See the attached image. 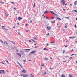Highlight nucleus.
Listing matches in <instances>:
<instances>
[{
	"instance_id": "nucleus-1",
	"label": "nucleus",
	"mask_w": 77,
	"mask_h": 77,
	"mask_svg": "<svg viewBox=\"0 0 77 77\" xmlns=\"http://www.w3.org/2000/svg\"><path fill=\"white\" fill-rule=\"evenodd\" d=\"M4 45H5V46H7V47H8V42H7L6 41H4Z\"/></svg>"
},
{
	"instance_id": "nucleus-2",
	"label": "nucleus",
	"mask_w": 77,
	"mask_h": 77,
	"mask_svg": "<svg viewBox=\"0 0 77 77\" xmlns=\"http://www.w3.org/2000/svg\"><path fill=\"white\" fill-rule=\"evenodd\" d=\"M31 49H23L24 50H25L26 52L27 53H28L29 52V51H30V50H31Z\"/></svg>"
},
{
	"instance_id": "nucleus-3",
	"label": "nucleus",
	"mask_w": 77,
	"mask_h": 77,
	"mask_svg": "<svg viewBox=\"0 0 77 77\" xmlns=\"http://www.w3.org/2000/svg\"><path fill=\"white\" fill-rule=\"evenodd\" d=\"M61 2L63 4V6H65V0H62Z\"/></svg>"
},
{
	"instance_id": "nucleus-4",
	"label": "nucleus",
	"mask_w": 77,
	"mask_h": 77,
	"mask_svg": "<svg viewBox=\"0 0 77 77\" xmlns=\"http://www.w3.org/2000/svg\"><path fill=\"white\" fill-rule=\"evenodd\" d=\"M2 27V28L3 29H4V30H6V31H7L8 29H6V28H5V27L4 26H1Z\"/></svg>"
},
{
	"instance_id": "nucleus-5",
	"label": "nucleus",
	"mask_w": 77,
	"mask_h": 77,
	"mask_svg": "<svg viewBox=\"0 0 77 77\" xmlns=\"http://www.w3.org/2000/svg\"><path fill=\"white\" fill-rule=\"evenodd\" d=\"M23 77H29V75L27 74H23Z\"/></svg>"
},
{
	"instance_id": "nucleus-6",
	"label": "nucleus",
	"mask_w": 77,
	"mask_h": 77,
	"mask_svg": "<svg viewBox=\"0 0 77 77\" xmlns=\"http://www.w3.org/2000/svg\"><path fill=\"white\" fill-rule=\"evenodd\" d=\"M16 54L18 55V56H19L20 57H21V54H20L19 53H16Z\"/></svg>"
},
{
	"instance_id": "nucleus-7",
	"label": "nucleus",
	"mask_w": 77,
	"mask_h": 77,
	"mask_svg": "<svg viewBox=\"0 0 77 77\" xmlns=\"http://www.w3.org/2000/svg\"><path fill=\"white\" fill-rule=\"evenodd\" d=\"M22 72H23L24 73H27V71H26V70L23 69L22 70Z\"/></svg>"
},
{
	"instance_id": "nucleus-8",
	"label": "nucleus",
	"mask_w": 77,
	"mask_h": 77,
	"mask_svg": "<svg viewBox=\"0 0 77 77\" xmlns=\"http://www.w3.org/2000/svg\"><path fill=\"white\" fill-rule=\"evenodd\" d=\"M23 19V17H18V20L20 21L21 20H22Z\"/></svg>"
},
{
	"instance_id": "nucleus-9",
	"label": "nucleus",
	"mask_w": 77,
	"mask_h": 77,
	"mask_svg": "<svg viewBox=\"0 0 77 77\" xmlns=\"http://www.w3.org/2000/svg\"><path fill=\"white\" fill-rule=\"evenodd\" d=\"M35 53H36V51H33L32 52H31V53H32V54H34Z\"/></svg>"
},
{
	"instance_id": "nucleus-10",
	"label": "nucleus",
	"mask_w": 77,
	"mask_h": 77,
	"mask_svg": "<svg viewBox=\"0 0 77 77\" xmlns=\"http://www.w3.org/2000/svg\"><path fill=\"white\" fill-rule=\"evenodd\" d=\"M10 42L12 44H15V42H14L13 41H10Z\"/></svg>"
},
{
	"instance_id": "nucleus-11",
	"label": "nucleus",
	"mask_w": 77,
	"mask_h": 77,
	"mask_svg": "<svg viewBox=\"0 0 77 77\" xmlns=\"http://www.w3.org/2000/svg\"><path fill=\"white\" fill-rule=\"evenodd\" d=\"M20 53H21V54H24V51H21Z\"/></svg>"
},
{
	"instance_id": "nucleus-12",
	"label": "nucleus",
	"mask_w": 77,
	"mask_h": 77,
	"mask_svg": "<svg viewBox=\"0 0 77 77\" xmlns=\"http://www.w3.org/2000/svg\"><path fill=\"white\" fill-rule=\"evenodd\" d=\"M57 19H58V20H60V21H62V19H61L60 18H59V17H57Z\"/></svg>"
},
{
	"instance_id": "nucleus-13",
	"label": "nucleus",
	"mask_w": 77,
	"mask_h": 77,
	"mask_svg": "<svg viewBox=\"0 0 77 77\" xmlns=\"http://www.w3.org/2000/svg\"><path fill=\"white\" fill-rule=\"evenodd\" d=\"M47 29L48 30H50V29H51V27H47Z\"/></svg>"
},
{
	"instance_id": "nucleus-14",
	"label": "nucleus",
	"mask_w": 77,
	"mask_h": 77,
	"mask_svg": "<svg viewBox=\"0 0 77 77\" xmlns=\"http://www.w3.org/2000/svg\"><path fill=\"white\" fill-rule=\"evenodd\" d=\"M34 39H35V41H37V40H38V39H37V38H36L35 37H34L33 38Z\"/></svg>"
},
{
	"instance_id": "nucleus-15",
	"label": "nucleus",
	"mask_w": 77,
	"mask_h": 77,
	"mask_svg": "<svg viewBox=\"0 0 77 77\" xmlns=\"http://www.w3.org/2000/svg\"><path fill=\"white\" fill-rule=\"evenodd\" d=\"M48 11H47L46 10L45 11L44 14H47V13H48Z\"/></svg>"
},
{
	"instance_id": "nucleus-16",
	"label": "nucleus",
	"mask_w": 77,
	"mask_h": 77,
	"mask_svg": "<svg viewBox=\"0 0 77 77\" xmlns=\"http://www.w3.org/2000/svg\"><path fill=\"white\" fill-rule=\"evenodd\" d=\"M32 41H33L34 42H35V43H36V42L35 41V40H33V39H31Z\"/></svg>"
},
{
	"instance_id": "nucleus-17",
	"label": "nucleus",
	"mask_w": 77,
	"mask_h": 77,
	"mask_svg": "<svg viewBox=\"0 0 77 77\" xmlns=\"http://www.w3.org/2000/svg\"><path fill=\"white\" fill-rule=\"evenodd\" d=\"M30 75L31 77H35V76L34 75H32V74H31Z\"/></svg>"
},
{
	"instance_id": "nucleus-18",
	"label": "nucleus",
	"mask_w": 77,
	"mask_h": 77,
	"mask_svg": "<svg viewBox=\"0 0 77 77\" xmlns=\"http://www.w3.org/2000/svg\"><path fill=\"white\" fill-rule=\"evenodd\" d=\"M49 12H51V13L52 14H54V13L52 11H50Z\"/></svg>"
},
{
	"instance_id": "nucleus-19",
	"label": "nucleus",
	"mask_w": 77,
	"mask_h": 77,
	"mask_svg": "<svg viewBox=\"0 0 77 77\" xmlns=\"http://www.w3.org/2000/svg\"><path fill=\"white\" fill-rule=\"evenodd\" d=\"M74 5H77V2H76V1L75 2Z\"/></svg>"
},
{
	"instance_id": "nucleus-20",
	"label": "nucleus",
	"mask_w": 77,
	"mask_h": 77,
	"mask_svg": "<svg viewBox=\"0 0 77 77\" xmlns=\"http://www.w3.org/2000/svg\"><path fill=\"white\" fill-rule=\"evenodd\" d=\"M0 41L2 43V44H3V43H4V42H3V41L2 40H0Z\"/></svg>"
},
{
	"instance_id": "nucleus-21",
	"label": "nucleus",
	"mask_w": 77,
	"mask_h": 77,
	"mask_svg": "<svg viewBox=\"0 0 77 77\" xmlns=\"http://www.w3.org/2000/svg\"><path fill=\"white\" fill-rule=\"evenodd\" d=\"M8 34H12V32H9V31L8 32Z\"/></svg>"
},
{
	"instance_id": "nucleus-22",
	"label": "nucleus",
	"mask_w": 77,
	"mask_h": 77,
	"mask_svg": "<svg viewBox=\"0 0 77 77\" xmlns=\"http://www.w3.org/2000/svg\"><path fill=\"white\" fill-rule=\"evenodd\" d=\"M44 73L43 74V75H45V74H47V73H46L45 71H44Z\"/></svg>"
},
{
	"instance_id": "nucleus-23",
	"label": "nucleus",
	"mask_w": 77,
	"mask_h": 77,
	"mask_svg": "<svg viewBox=\"0 0 77 77\" xmlns=\"http://www.w3.org/2000/svg\"><path fill=\"white\" fill-rule=\"evenodd\" d=\"M44 60H48V58H44Z\"/></svg>"
},
{
	"instance_id": "nucleus-24",
	"label": "nucleus",
	"mask_w": 77,
	"mask_h": 77,
	"mask_svg": "<svg viewBox=\"0 0 77 77\" xmlns=\"http://www.w3.org/2000/svg\"><path fill=\"white\" fill-rule=\"evenodd\" d=\"M69 77H72V75L70 74L69 75Z\"/></svg>"
},
{
	"instance_id": "nucleus-25",
	"label": "nucleus",
	"mask_w": 77,
	"mask_h": 77,
	"mask_svg": "<svg viewBox=\"0 0 77 77\" xmlns=\"http://www.w3.org/2000/svg\"><path fill=\"white\" fill-rule=\"evenodd\" d=\"M18 51H19L18 50V49H16V52H18Z\"/></svg>"
},
{
	"instance_id": "nucleus-26",
	"label": "nucleus",
	"mask_w": 77,
	"mask_h": 77,
	"mask_svg": "<svg viewBox=\"0 0 77 77\" xmlns=\"http://www.w3.org/2000/svg\"><path fill=\"white\" fill-rule=\"evenodd\" d=\"M5 62H7V63H9V62H8V60H5Z\"/></svg>"
},
{
	"instance_id": "nucleus-27",
	"label": "nucleus",
	"mask_w": 77,
	"mask_h": 77,
	"mask_svg": "<svg viewBox=\"0 0 77 77\" xmlns=\"http://www.w3.org/2000/svg\"><path fill=\"white\" fill-rule=\"evenodd\" d=\"M43 50H48V49H46V48H44Z\"/></svg>"
},
{
	"instance_id": "nucleus-28",
	"label": "nucleus",
	"mask_w": 77,
	"mask_h": 77,
	"mask_svg": "<svg viewBox=\"0 0 77 77\" xmlns=\"http://www.w3.org/2000/svg\"><path fill=\"white\" fill-rule=\"evenodd\" d=\"M2 74H5V73L4 72V70H2Z\"/></svg>"
},
{
	"instance_id": "nucleus-29",
	"label": "nucleus",
	"mask_w": 77,
	"mask_h": 77,
	"mask_svg": "<svg viewBox=\"0 0 77 77\" xmlns=\"http://www.w3.org/2000/svg\"><path fill=\"white\" fill-rule=\"evenodd\" d=\"M2 71H3V70H0V73L1 74H2Z\"/></svg>"
},
{
	"instance_id": "nucleus-30",
	"label": "nucleus",
	"mask_w": 77,
	"mask_h": 77,
	"mask_svg": "<svg viewBox=\"0 0 77 77\" xmlns=\"http://www.w3.org/2000/svg\"><path fill=\"white\" fill-rule=\"evenodd\" d=\"M49 35H50V34H49V33H48L46 35V36H48Z\"/></svg>"
},
{
	"instance_id": "nucleus-31",
	"label": "nucleus",
	"mask_w": 77,
	"mask_h": 77,
	"mask_svg": "<svg viewBox=\"0 0 77 77\" xmlns=\"http://www.w3.org/2000/svg\"><path fill=\"white\" fill-rule=\"evenodd\" d=\"M0 3H1V4H4V2H0Z\"/></svg>"
},
{
	"instance_id": "nucleus-32",
	"label": "nucleus",
	"mask_w": 77,
	"mask_h": 77,
	"mask_svg": "<svg viewBox=\"0 0 77 77\" xmlns=\"http://www.w3.org/2000/svg\"><path fill=\"white\" fill-rule=\"evenodd\" d=\"M50 43H51V44H54V42H51Z\"/></svg>"
},
{
	"instance_id": "nucleus-33",
	"label": "nucleus",
	"mask_w": 77,
	"mask_h": 77,
	"mask_svg": "<svg viewBox=\"0 0 77 77\" xmlns=\"http://www.w3.org/2000/svg\"><path fill=\"white\" fill-rule=\"evenodd\" d=\"M17 63H18V64H19V65H20V63H19V62H17Z\"/></svg>"
},
{
	"instance_id": "nucleus-34",
	"label": "nucleus",
	"mask_w": 77,
	"mask_h": 77,
	"mask_svg": "<svg viewBox=\"0 0 77 77\" xmlns=\"http://www.w3.org/2000/svg\"><path fill=\"white\" fill-rule=\"evenodd\" d=\"M20 65V67L21 68H23V66H22L21 65V64L20 65Z\"/></svg>"
},
{
	"instance_id": "nucleus-35",
	"label": "nucleus",
	"mask_w": 77,
	"mask_h": 77,
	"mask_svg": "<svg viewBox=\"0 0 77 77\" xmlns=\"http://www.w3.org/2000/svg\"><path fill=\"white\" fill-rule=\"evenodd\" d=\"M31 54H32V53H31V52H30L29 54V55H31Z\"/></svg>"
},
{
	"instance_id": "nucleus-36",
	"label": "nucleus",
	"mask_w": 77,
	"mask_h": 77,
	"mask_svg": "<svg viewBox=\"0 0 77 77\" xmlns=\"http://www.w3.org/2000/svg\"><path fill=\"white\" fill-rule=\"evenodd\" d=\"M5 14L6 16H7V17H8V14L7 13H5Z\"/></svg>"
},
{
	"instance_id": "nucleus-37",
	"label": "nucleus",
	"mask_w": 77,
	"mask_h": 77,
	"mask_svg": "<svg viewBox=\"0 0 77 77\" xmlns=\"http://www.w3.org/2000/svg\"><path fill=\"white\" fill-rule=\"evenodd\" d=\"M74 51V50L72 49L71 51H70V52H72V51Z\"/></svg>"
},
{
	"instance_id": "nucleus-38",
	"label": "nucleus",
	"mask_w": 77,
	"mask_h": 77,
	"mask_svg": "<svg viewBox=\"0 0 77 77\" xmlns=\"http://www.w3.org/2000/svg\"><path fill=\"white\" fill-rule=\"evenodd\" d=\"M11 3H12V4H14V3L13 2H10Z\"/></svg>"
},
{
	"instance_id": "nucleus-39",
	"label": "nucleus",
	"mask_w": 77,
	"mask_h": 77,
	"mask_svg": "<svg viewBox=\"0 0 77 77\" xmlns=\"http://www.w3.org/2000/svg\"><path fill=\"white\" fill-rule=\"evenodd\" d=\"M55 15H56V17H58V16H59V15H58V14H56Z\"/></svg>"
},
{
	"instance_id": "nucleus-40",
	"label": "nucleus",
	"mask_w": 77,
	"mask_h": 77,
	"mask_svg": "<svg viewBox=\"0 0 77 77\" xmlns=\"http://www.w3.org/2000/svg\"><path fill=\"white\" fill-rule=\"evenodd\" d=\"M46 19H48L49 18L47 17V16H46Z\"/></svg>"
},
{
	"instance_id": "nucleus-41",
	"label": "nucleus",
	"mask_w": 77,
	"mask_h": 77,
	"mask_svg": "<svg viewBox=\"0 0 77 77\" xmlns=\"http://www.w3.org/2000/svg\"><path fill=\"white\" fill-rule=\"evenodd\" d=\"M65 18H67V19H69V17H65Z\"/></svg>"
},
{
	"instance_id": "nucleus-42",
	"label": "nucleus",
	"mask_w": 77,
	"mask_h": 77,
	"mask_svg": "<svg viewBox=\"0 0 77 77\" xmlns=\"http://www.w3.org/2000/svg\"><path fill=\"white\" fill-rule=\"evenodd\" d=\"M30 23H32V20H30Z\"/></svg>"
},
{
	"instance_id": "nucleus-43",
	"label": "nucleus",
	"mask_w": 77,
	"mask_h": 77,
	"mask_svg": "<svg viewBox=\"0 0 77 77\" xmlns=\"http://www.w3.org/2000/svg\"><path fill=\"white\" fill-rule=\"evenodd\" d=\"M52 23H55V22L54 21H54L52 22Z\"/></svg>"
},
{
	"instance_id": "nucleus-44",
	"label": "nucleus",
	"mask_w": 77,
	"mask_h": 77,
	"mask_svg": "<svg viewBox=\"0 0 77 77\" xmlns=\"http://www.w3.org/2000/svg\"><path fill=\"white\" fill-rule=\"evenodd\" d=\"M65 50H64L63 51V53H65Z\"/></svg>"
},
{
	"instance_id": "nucleus-45",
	"label": "nucleus",
	"mask_w": 77,
	"mask_h": 77,
	"mask_svg": "<svg viewBox=\"0 0 77 77\" xmlns=\"http://www.w3.org/2000/svg\"><path fill=\"white\" fill-rule=\"evenodd\" d=\"M43 17H44V18H45V16H44V14H43L42 15Z\"/></svg>"
},
{
	"instance_id": "nucleus-46",
	"label": "nucleus",
	"mask_w": 77,
	"mask_h": 77,
	"mask_svg": "<svg viewBox=\"0 0 77 77\" xmlns=\"http://www.w3.org/2000/svg\"><path fill=\"white\" fill-rule=\"evenodd\" d=\"M72 57H70V58H69V59L71 60V59H72Z\"/></svg>"
},
{
	"instance_id": "nucleus-47",
	"label": "nucleus",
	"mask_w": 77,
	"mask_h": 77,
	"mask_svg": "<svg viewBox=\"0 0 77 77\" xmlns=\"http://www.w3.org/2000/svg\"><path fill=\"white\" fill-rule=\"evenodd\" d=\"M1 63H2L3 64H5V63H3V62H1Z\"/></svg>"
},
{
	"instance_id": "nucleus-48",
	"label": "nucleus",
	"mask_w": 77,
	"mask_h": 77,
	"mask_svg": "<svg viewBox=\"0 0 77 77\" xmlns=\"http://www.w3.org/2000/svg\"><path fill=\"white\" fill-rule=\"evenodd\" d=\"M17 14H19V11H17Z\"/></svg>"
},
{
	"instance_id": "nucleus-49",
	"label": "nucleus",
	"mask_w": 77,
	"mask_h": 77,
	"mask_svg": "<svg viewBox=\"0 0 77 77\" xmlns=\"http://www.w3.org/2000/svg\"><path fill=\"white\" fill-rule=\"evenodd\" d=\"M46 45L47 46H48L49 45H48V44H47V45Z\"/></svg>"
},
{
	"instance_id": "nucleus-50",
	"label": "nucleus",
	"mask_w": 77,
	"mask_h": 77,
	"mask_svg": "<svg viewBox=\"0 0 77 77\" xmlns=\"http://www.w3.org/2000/svg\"><path fill=\"white\" fill-rule=\"evenodd\" d=\"M74 11H75V12H77V10H74Z\"/></svg>"
},
{
	"instance_id": "nucleus-51",
	"label": "nucleus",
	"mask_w": 77,
	"mask_h": 77,
	"mask_svg": "<svg viewBox=\"0 0 77 77\" xmlns=\"http://www.w3.org/2000/svg\"><path fill=\"white\" fill-rule=\"evenodd\" d=\"M50 69H53V68H50Z\"/></svg>"
},
{
	"instance_id": "nucleus-52",
	"label": "nucleus",
	"mask_w": 77,
	"mask_h": 77,
	"mask_svg": "<svg viewBox=\"0 0 77 77\" xmlns=\"http://www.w3.org/2000/svg\"><path fill=\"white\" fill-rule=\"evenodd\" d=\"M51 19L54 18V17H51Z\"/></svg>"
},
{
	"instance_id": "nucleus-53",
	"label": "nucleus",
	"mask_w": 77,
	"mask_h": 77,
	"mask_svg": "<svg viewBox=\"0 0 77 77\" xmlns=\"http://www.w3.org/2000/svg\"><path fill=\"white\" fill-rule=\"evenodd\" d=\"M58 27L59 28H60V26H58Z\"/></svg>"
},
{
	"instance_id": "nucleus-54",
	"label": "nucleus",
	"mask_w": 77,
	"mask_h": 77,
	"mask_svg": "<svg viewBox=\"0 0 77 77\" xmlns=\"http://www.w3.org/2000/svg\"><path fill=\"white\" fill-rule=\"evenodd\" d=\"M68 5L67 3H66V4L65 5V6H66V5Z\"/></svg>"
},
{
	"instance_id": "nucleus-55",
	"label": "nucleus",
	"mask_w": 77,
	"mask_h": 77,
	"mask_svg": "<svg viewBox=\"0 0 77 77\" xmlns=\"http://www.w3.org/2000/svg\"><path fill=\"white\" fill-rule=\"evenodd\" d=\"M66 62V60L63 61V62Z\"/></svg>"
},
{
	"instance_id": "nucleus-56",
	"label": "nucleus",
	"mask_w": 77,
	"mask_h": 77,
	"mask_svg": "<svg viewBox=\"0 0 77 77\" xmlns=\"http://www.w3.org/2000/svg\"><path fill=\"white\" fill-rule=\"evenodd\" d=\"M2 19H1V18H0V20L2 21Z\"/></svg>"
},
{
	"instance_id": "nucleus-57",
	"label": "nucleus",
	"mask_w": 77,
	"mask_h": 77,
	"mask_svg": "<svg viewBox=\"0 0 77 77\" xmlns=\"http://www.w3.org/2000/svg\"><path fill=\"white\" fill-rule=\"evenodd\" d=\"M54 14V15H56V13H54V14Z\"/></svg>"
},
{
	"instance_id": "nucleus-58",
	"label": "nucleus",
	"mask_w": 77,
	"mask_h": 77,
	"mask_svg": "<svg viewBox=\"0 0 77 77\" xmlns=\"http://www.w3.org/2000/svg\"><path fill=\"white\" fill-rule=\"evenodd\" d=\"M75 27H76V24H75Z\"/></svg>"
},
{
	"instance_id": "nucleus-59",
	"label": "nucleus",
	"mask_w": 77,
	"mask_h": 77,
	"mask_svg": "<svg viewBox=\"0 0 77 77\" xmlns=\"http://www.w3.org/2000/svg\"><path fill=\"white\" fill-rule=\"evenodd\" d=\"M73 38L74 39H75V37H73L72 38Z\"/></svg>"
},
{
	"instance_id": "nucleus-60",
	"label": "nucleus",
	"mask_w": 77,
	"mask_h": 77,
	"mask_svg": "<svg viewBox=\"0 0 77 77\" xmlns=\"http://www.w3.org/2000/svg\"><path fill=\"white\" fill-rule=\"evenodd\" d=\"M28 25L27 24H25V26H27Z\"/></svg>"
},
{
	"instance_id": "nucleus-61",
	"label": "nucleus",
	"mask_w": 77,
	"mask_h": 77,
	"mask_svg": "<svg viewBox=\"0 0 77 77\" xmlns=\"http://www.w3.org/2000/svg\"><path fill=\"white\" fill-rule=\"evenodd\" d=\"M24 62H26V60H23Z\"/></svg>"
},
{
	"instance_id": "nucleus-62",
	"label": "nucleus",
	"mask_w": 77,
	"mask_h": 77,
	"mask_svg": "<svg viewBox=\"0 0 77 77\" xmlns=\"http://www.w3.org/2000/svg\"><path fill=\"white\" fill-rule=\"evenodd\" d=\"M14 10H16V8H14Z\"/></svg>"
},
{
	"instance_id": "nucleus-63",
	"label": "nucleus",
	"mask_w": 77,
	"mask_h": 77,
	"mask_svg": "<svg viewBox=\"0 0 77 77\" xmlns=\"http://www.w3.org/2000/svg\"><path fill=\"white\" fill-rule=\"evenodd\" d=\"M74 54H72V55H71V56H74Z\"/></svg>"
},
{
	"instance_id": "nucleus-64",
	"label": "nucleus",
	"mask_w": 77,
	"mask_h": 77,
	"mask_svg": "<svg viewBox=\"0 0 77 77\" xmlns=\"http://www.w3.org/2000/svg\"><path fill=\"white\" fill-rule=\"evenodd\" d=\"M68 47V45H66V46H65V47Z\"/></svg>"
}]
</instances>
